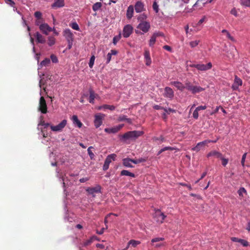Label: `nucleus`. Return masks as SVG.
<instances>
[{
  "mask_svg": "<svg viewBox=\"0 0 250 250\" xmlns=\"http://www.w3.org/2000/svg\"><path fill=\"white\" fill-rule=\"evenodd\" d=\"M240 2L242 5L250 7V0H240Z\"/></svg>",
  "mask_w": 250,
  "mask_h": 250,
  "instance_id": "39",
  "label": "nucleus"
},
{
  "mask_svg": "<svg viewBox=\"0 0 250 250\" xmlns=\"http://www.w3.org/2000/svg\"><path fill=\"white\" fill-rule=\"evenodd\" d=\"M35 36L36 38V41L38 43H44L45 42V39L44 37H43L41 34H40L38 32H37Z\"/></svg>",
  "mask_w": 250,
  "mask_h": 250,
  "instance_id": "23",
  "label": "nucleus"
},
{
  "mask_svg": "<svg viewBox=\"0 0 250 250\" xmlns=\"http://www.w3.org/2000/svg\"><path fill=\"white\" fill-rule=\"evenodd\" d=\"M216 142V140L212 141L210 140H206L197 143V144L195 147H193L191 148V150L193 151H195L196 152H199L201 149H204L205 146H207L208 143Z\"/></svg>",
  "mask_w": 250,
  "mask_h": 250,
  "instance_id": "3",
  "label": "nucleus"
},
{
  "mask_svg": "<svg viewBox=\"0 0 250 250\" xmlns=\"http://www.w3.org/2000/svg\"><path fill=\"white\" fill-rule=\"evenodd\" d=\"M67 124V120H63L60 124L57 125H50V128L52 131L55 132L62 131L63 128L66 126Z\"/></svg>",
  "mask_w": 250,
  "mask_h": 250,
  "instance_id": "6",
  "label": "nucleus"
},
{
  "mask_svg": "<svg viewBox=\"0 0 250 250\" xmlns=\"http://www.w3.org/2000/svg\"><path fill=\"white\" fill-rule=\"evenodd\" d=\"M115 106L113 105L104 104L98 107V110L109 109L111 111L115 110Z\"/></svg>",
  "mask_w": 250,
  "mask_h": 250,
  "instance_id": "27",
  "label": "nucleus"
},
{
  "mask_svg": "<svg viewBox=\"0 0 250 250\" xmlns=\"http://www.w3.org/2000/svg\"><path fill=\"white\" fill-rule=\"evenodd\" d=\"M164 108L162 106H161L159 105H155L154 106H153V108L156 109V110H160V109H163L164 110Z\"/></svg>",
  "mask_w": 250,
  "mask_h": 250,
  "instance_id": "62",
  "label": "nucleus"
},
{
  "mask_svg": "<svg viewBox=\"0 0 250 250\" xmlns=\"http://www.w3.org/2000/svg\"><path fill=\"white\" fill-rule=\"evenodd\" d=\"M56 40L53 37H49L48 38V44L51 46L55 43Z\"/></svg>",
  "mask_w": 250,
  "mask_h": 250,
  "instance_id": "35",
  "label": "nucleus"
},
{
  "mask_svg": "<svg viewBox=\"0 0 250 250\" xmlns=\"http://www.w3.org/2000/svg\"><path fill=\"white\" fill-rule=\"evenodd\" d=\"M152 7L153 10L155 11V12L157 13L159 11V6L156 1H154L153 2Z\"/></svg>",
  "mask_w": 250,
  "mask_h": 250,
  "instance_id": "48",
  "label": "nucleus"
},
{
  "mask_svg": "<svg viewBox=\"0 0 250 250\" xmlns=\"http://www.w3.org/2000/svg\"><path fill=\"white\" fill-rule=\"evenodd\" d=\"M38 110L43 114H45L47 112L46 101L42 96L40 99Z\"/></svg>",
  "mask_w": 250,
  "mask_h": 250,
  "instance_id": "8",
  "label": "nucleus"
},
{
  "mask_svg": "<svg viewBox=\"0 0 250 250\" xmlns=\"http://www.w3.org/2000/svg\"><path fill=\"white\" fill-rule=\"evenodd\" d=\"M121 35L120 33L118 35L115 36L113 39V43L114 45H116L117 42L121 39Z\"/></svg>",
  "mask_w": 250,
  "mask_h": 250,
  "instance_id": "40",
  "label": "nucleus"
},
{
  "mask_svg": "<svg viewBox=\"0 0 250 250\" xmlns=\"http://www.w3.org/2000/svg\"><path fill=\"white\" fill-rule=\"evenodd\" d=\"M144 58L146 64L147 66H149L151 63V59L148 50H145L144 53Z\"/></svg>",
  "mask_w": 250,
  "mask_h": 250,
  "instance_id": "21",
  "label": "nucleus"
},
{
  "mask_svg": "<svg viewBox=\"0 0 250 250\" xmlns=\"http://www.w3.org/2000/svg\"><path fill=\"white\" fill-rule=\"evenodd\" d=\"M131 159L126 158L123 159V165L127 167H133V166L131 165Z\"/></svg>",
  "mask_w": 250,
  "mask_h": 250,
  "instance_id": "26",
  "label": "nucleus"
},
{
  "mask_svg": "<svg viewBox=\"0 0 250 250\" xmlns=\"http://www.w3.org/2000/svg\"><path fill=\"white\" fill-rule=\"evenodd\" d=\"M35 17L38 20H41L42 14L40 11H36L34 14Z\"/></svg>",
  "mask_w": 250,
  "mask_h": 250,
  "instance_id": "49",
  "label": "nucleus"
},
{
  "mask_svg": "<svg viewBox=\"0 0 250 250\" xmlns=\"http://www.w3.org/2000/svg\"><path fill=\"white\" fill-rule=\"evenodd\" d=\"M220 107H221V106H217L215 109L210 113V115H213V114L217 113Z\"/></svg>",
  "mask_w": 250,
  "mask_h": 250,
  "instance_id": "59",
  "label": "nucleus"
},
{
  "mask_svg": "<svg viewBox=\"0 0 250 250\" xmlns=\"http://www.w3.org/2000/svg\"><path fill=\"white\" fill-rule=\"evenodd\" d=\"M63 36L67 42L73 41V34L69 29H66L63 31Z\"/></svg>",
  "mask_w": 250,
  "mask_h": 250,
  "instance_id": "16",
  "label": "nucleus"
},
{
  "mask_svg": "<svg viewBox=\"0 0 250 250\" xmlns=\"http://www.w3.org/2000/svg\"><path fill=\"white\" fill-rule=\"evenodd\" d=\"M164 110L167 114H169L170 112H174L175 113L176 112L175 110L170 108H164Z\"/></svg>",
  "mask_w": 250,
  "mask_h": 250,
  "instance_id": "51",
  "label": "nucleus"
},
{
  "mask_svg": "<svg viewBox=\"0 0 250 250\" xmlns=\"http://www.w3.org/2000/svg\"><path fill=\"white\" fill-rule=\"evenodd\" d=\"M156 37L154 35H152L149 41V46H150V47L153 46V45H154V44L156 42Z\"/></svg>",
  "mask_w": 250,
  "mask_h": 250,
  "instance_id": "36",
  "label": "nucleus"
},
{
  "mask_svg": "<svg viewBox=\"0 0 250 250\" xmlns=\"http://www.w3.org/2000/svg\"><path fill=\"white\" fill-rule=\"evenodd\" d=\"M220 159L222 160V164L224 167H225L228 164L229 160L228 159L225 158L223 155Z\"/></svg>",
  "mask_w": 250,
  "mask_h": 250,
  "instance_id": "46",
  "label": "nucleus"
},
{
  "mask_svg": "<svg viewBox=\"0 0 250 250\" xmlns=\"http://www.w3.org/2000/svg\"><path fill=\"white\" fill-rule=\"evenodd\" d=\"M222 33H223V34H226L227 37L229 39V40H230L231 41H234V38L230 35V34H229V33L228 32V31H227V30L226 29H223L222 31Z\"/></svg>",
  "mask_w": 250,
  "mask_h": 250,
  "instance_id": "37",
  "label": "nucleus"
},
{
  "mask_svg": "<svg viewBox=\"0 0 250 250\" xmlns=\"http://www.w3.org/2000/svg\"><path fill=\"white\" fill-rule=\"evenodd\" d=\"M111 54H107V58H106V63H108L110 61H111Z\"/></svg>",
  "mask_w": 250,
  "mask_h": 250,
  "instance_id": "63",
  "label": "nucleus"
},
{
  "mask_svg": "<svg viewBox=\"0 0 250 250\" xmlns=\"http://www.w3.org/2000/svg\"><path fill=\"white\" fill-rule=\"evenodd\" d=\"M143 134V132L141 131H130L125 133L121 136L122 139L126 140H135Z\"/></svg>",
  "mask_w": 250,
  "mask_h": 250,
  "instance_id": "1",
  "label": "nucleus"
},
{
  "mask_svg": "<svg viewBox=\"0 0 250 250\" xmlns=\"http://www.w3.org/2000/svg\"><path fill=\"white\" fill-rule=\"evenodd\" d=\"M50 58L53 62L56 63L58 62L57 57L54 54H52L50 56Z\"/></svg>",
  "mask_w": 250,
  "mask_h": 250,
  "instance_id": "52",
  "label": "nucleus"
},
{
  "mask_svg": "<svg viewBox=\"0 0 250 250\" xmlns=\"http://www.w3.org/2000/svg\"><path fill=\"white\" fill-rule=\"evenodd\" d=\"M172 85H174L178 89L183 91L184 89L186 88V85L184 86L182 83L178 81H174L171 82Z\"/></svg>",
  "mask_w": 250,
  "mask_h": 250,
  "instance_id": "24",
  "label": "nucleus"
},
{
  "mask_svg": "<svg viewBox=\"0 0 250 250\" xmlns=\"http://www.w3.org/2000/svg\"><path fill=\"white\" fill-rule=\"evenodd\" d=\"M133 6L132 5L129 6L126 11V17L128 19H130L133 17Z\"/></svg>",
  "mask_w": 250,
  "mask_h": 250,
  "instance_id": "25",
  "label": "nucleus"
},
{
  "mask_svg": "<svg viewBox=\"0 0 250 250\" xmlns=\"http://www.w3.org/2000/svg\"><path fill=\"white\" fill-rule=\"evenodd\" d=\"M87 193L94 197L97 193H101V187L100 185H97L94 187H89L86 189Z\"/></svg>",
  "mask_w": 250,
  "mask_h": 250,
  "instance_id": "5",
  "label": "nucleus"
},
{
  "mask_svg": "<svg viewBox=\"0 0 250 250\" xmlns=\"http://www.w3.org/2000/svg\"><path fill=\"white\" fill-rule=\"evenodd\" d=\"M223 156V154L222 153H221L219 151H218L215 150H211L210 152H209L207 155V157L209 158L211 157H214L217 159H220L222 158V156Z\"/></svg>",
  "mask_w": 250,
  "mask_h": 250,
  "instance_id": "15",
  "label": "nucleus"
},
{
  "mask_svg": "<svg viewBox=\"0 0 250 250\" xmlns=\"http://www.w3.org/2000/svg\"><path fill=\"white\" fill-rule=\"evenodd\" d=\"M40 125L43 126L44 128H47L48 126H50V124L45 123L42 117H41V120L38 124V126Z\"/></svg>",
  "mask_w": 250,
  "mask_h": 250,
  "instance_id": "33",
  "label": "nucleus"
},
{
  "mask_svg": "<svg viewBox=\"0 0 250 250\" xmlns=\"http://www.w3.org/2000/svg\"><path fill=\"white\" fill-rule=\"evenodd\" d=\"M140 244V242L135 240H131L128 242L127 248H128L129 245H131L133 247H136L138 245Z\"/></svg>",
  "mask_w": 250,
  "mask_h": 250,
  "instance_id": "31",
  "label": "nucleus"
},
{
  "mask_svg": "<svg viewBox=\"0 0 250 250\" xmlns=\"http://www.w3.org/2000/svg\"><path fill=\"white\" fill-rule=\"evenodd\" d=\"M93 239H94V237H91L89 239L85 241L84 242V246H87L89 245H90L93 241Z\"/></svg>",
  "mask_w": 250,
  "mask_h": 250,
  "instance_id": "50",
  "label": "nucleus"
},
{
  "mask_svg": "<svg viewBox=\"0 0 250 250\" xmlns=\"http://www.w3.org/2000/svg\"><path fill=\"white\" fill-rule=\"evenodd\" d=\"M198 111H199L197 110V109L196 108L193 113V117L195 119H197L198 118Z\"/></svg>",
  "mask_w": 250,
  "mask_h": 250,
  "instance_id": "54",
  "label": "nucleus"
},
{
  "mask_svg": "<svg viewBox=\"0 0 250 250\" xmlns=\"http://www.w3.org/2000/svg\"><path fill=\"white\" fill-rule=\"evenodd\" d=\"M120 174L121 176H130L132 177H135V175L134 173L130 172L129 171L126 170H122Z\"/></svg>",
  "mask_w": 250,
  "mask_h": 250,
  "instance_id": "30",
  "label": "nucleus"
},
{
  "mask_svg": "<svg viewBox=\"0 0 250 250\" xmlns=\"http://www.w3.org/2000/svg\"><path fill=\"white\" fill-rule=\"evenodd\" d=\"M242 80L239 78L237 75L235 76L234 83L232 85V88L234 90H236L238 89V87L242 85Z\"/></svg>",
  "mask_w": 250,
  "mask_h": 250,
  "instance_id": "14",
  "label": "nucleus"
},
{
  "mask_svg": "<svg viewBox=\"0 0 250 250\" xmlns=\"http://www.w3.org/2000/svg\"><path fill=\"white\" fill-rule=\"evenodd\" d=\"M246 156H247V153H245L243 155L242 157L241 164H242V165L243 167L245 166V159H246Z\"/></svg>",
  "mask_w": 250,
  "mask_h": 250,
  "instance_id": "55",
  "label": "nucleus"
},
{
  "mask_svg": "<svg viewBox=\"0 0 250 250\" xmlns=\"http://www.w3.org/2000/svg\"><path fill=\"white\" fill-rule=\"evenodd\" d=\"M164 149L165 150V151H166V150H179L178 149H177V148L176 147H170V146H166V147H164Z\"/></svg>",
  "mask_w": 250,
  "mask_h": 250,
  "instance_id": "53",
  "label": "nucleus"
},
{
  "mask_svg": "<svg viewBox=\"0 0 250 250\" xmlns=\"http://www.w3.org/2000/svg\"><path fill=\"white\" fill-rule=\"evenodd\" d=\"M207 108V106L204 105V106H198L197 107H196V109H197V110H198V111H200L201 110H205Z\"/></svg>",
  "mask_w": 250,
  "mask_h": 250,
  "instance_id": "61",
  "label": "nucleus"
},
{
  "mask_svg": "<svg viewBox=\"0 0 250 250\" xmlns=\"http://www.w3.org/2000/svg\"><path fill=\"white\" fill-rule=\"evenodd\" d=\"M197 69L200 71H207L211 69L212 67V63L208 62L207 64H197Z\"/></svg>",
  "mask_w": 250,
  "mask_h": 250,
  "instance_id": "18",
  "label": "nucleus"
},
{
  "mask_svg": "<svg viewBox=\"0 0 250 250\" xmlns=\"http://www.w3.org/2000/svg\"><path fill=\"white\" fill-rule=\"evenodd\" d=\"M133 28L129 25H125L123 29V35L125 38H128L132 32Z\"/></svg>",
  "mask_w": 250,
  "mask_h": 250,
  "instance_id": "13",
  "label": "nucleus"
},
{
  "mask_svg": "<svg viewBox=\"0 0 250 250\" xmlns=\"http://www.w3.org/2000/svg\"><path fill=\"white\" fill-rule=\"evenodd\" d=\"M50 63V60L48 58H45L41 62L40 65L41 66H48Z\"/></svg>",
  "mask_w": 250,
  "mask_h": 250,
  "instance_id": "34",
  "label": "nucleus"
},
{
  "mask_svg": "<svg viewBox=\"0 0 250 250\" xmlns=\"http://www.w3.org/2000/svg\"><path fill=\"white\" fill-rule=\"evenodd\" d=\"M64 6V0H54V3L51 5L53 8L57 9Z\"/></svg>",
  "mask_w": 250,
  "mask_h": 250,
  "instance_id": "19",
  "label": "nucleus"
},
{
  "mask_svg": "<svg viewBox=\"0 0 250 250\" xmlns=\"http://www.w3.org/2000/svg\"><path fill=\"white\" fill-rule=\"evenodd\" d=\"M116 157V154L114 153L110 154L106 157L103 167V169L104 171H105L108 169L109 164L112 162V161L115 160Z\"/></svg>",
  "mask_w": 250,
  "mask_h": 250,
  "instance_id": "4",
  "label": "nucleus"
},
{
  "mask_svg": "<svg viewBox=\"0 0 250 250\" xmlns=\"http://www.w3.org/2000/svg\"><path fill=\"white\" fill-rule=\"evenodd\" d=\"M165 238L164 237H156L151 239V242L152 243L158 242L161 241H164Z\"/></svg>",
  "mask_w": 250,
  "mask_h": 250,
  "instance_id": "45",
  "label": "nucleus"
},
{
  "mask_svg": "<svg viewBox=\"0 0 250 250\" xmlns=\"http://www.w3.org/2000/svg\"><path fill=\"white\" fill-rule=\"evenodd\" d=\"M102 6V4L101 2H97L93 5L92 9L93 11L96 12L99 10L101 8Z\"/></svg>",
  "mask_w": 250,
  "mask_h": 250,
  "instance_id": "32",
  "label": "nucleus"
},
{
  "mask_svg": "<svg viewBox=\"0 0 250 250\" xmlns=\"http://www.w3.org/2000/svg\"><path fill=\"white\" fill-rule=\"evenodd\" d=\"M206 19V17L204 16L201 19H200L198 22L197 25H200Z\"/></svg>",
  "mask_w": 250,
  "mask_h": 250,
  "instance_id": "64",
  "label": "nucleus"
},
{
  "mask_svg": "<svg viewBox=\"0 0 250 250\" xmlns=\"http://www.w3.org/2000/svg\"><path fill=\"white\" fill-rule=\"evenodd\" d=\"M95 98V94L94 91L92 90H89V102L90 103L94 104V101Z\"/></svg>",
  "mask_w": 250,
  "mask_h": 250,
  "instance_id": "29",
  "label": "nucleus"
},
{
  "mask_svg": "<svg viewBox=\"0 0 250 250\" xmlns=\"http://www.w3.org/2000/svg\"><path fill=\"white\" fill-rule=\"evenodd\" d=\"M244 247H248L249 246V243L246 240L241 239L239 242Z\"/></svg>",
  "mask_w": 250,
  "mask_h": 250,
  "instance_id": "47",
  "label": "nucleus"
},
{
  "mask_svg": "<svg viewBox=\"0 0 250 250\" xmlns=\"http://www.w3.org/2000/svg\"><path fill=\"white\" fill-rule=\"evenodd\" d=\"M39 28L40 30L46 35H47L49 32L52 31V28L47 23H42L40 24Z\"/></svg>",
  "mask_w": 250,
  "mask_h": 250,
  "instance_id": "12",
  "label": "nucleus"
},
{
  "mask_svg": "<svg viewBox=\"0 0 250 250\" xmlns=\"http://www.w3.org/2000/svg\"><path fill=\"white\" fill-rule=\"evenodd\" d=\"M71 120L73 122V124L75 125L78 126L79 128H81L82 125V123L78 119L77 115H74L72 116L71 118Z\"/></svg>",
  "mask_w": 250,
  "mask_h": 250,
  "instance_id": "22",
  "label": "nucleus"
},
{
  "mask_svg": "<svg viewBox=\"0 0 250 250\" xmlns=\"http://www.w3.org/2000/svg\"><path fill=\"white\" fill-rule=\"evenodd\" d=\"M164 90V97L171 99L173 98L174 96V92L170 87H166Z\"/></svg>",
  "mask_w": 250,
  "mask_h": 250,
  "instance_id": "17",
  "label": "nucleus"
},
{
  "mask_svg": "<svg viewBox=\"0 0 250 250\" xmlns=\"http://www.w3.org/2000/svg\"><path fill=\"white\" fill-rule=\"evenodd\" d=\"M238 193L240 196L243 197V193L247 194V192L244 188H240L238 191Z\"/></svg>",
  "mask_w": 250,
  "mask_h": 250,
  "instance_id": "38",
  "label": "nucleus"
},
{
  "mask_svg": "<svg viewBox=\"0 0 250 250\" xmlns=\"http://www.w3.org/2000/svg\"><path fill=\"white\" fill-rule=\"evenodd\" d=\"M166 216L164 214L161 212L159 209H157L154 214L153 218L158 223H162L165 220Z\"/></svg>",
  "mask_w": 250,
  "mask_h": 250,
  "instance_id": "7",
  "label": "nucleus"
},
{
  "mask_svg": "<svg viewBox=\"0 0 250 250\" xmlns=\"http://www.w3.org/2000/svg\"><path fill=\"white\" fill-rule=\"evenodd\" d=\"M230 13L234 15V16L235 17H237L238 16V14H237V12L236 11V10L235 9V8H232L231 11H230Z\"/></svg>",
  "mask_w": 250,
  "mask_h": 250,
  "instance_id": "56",
  "label": "nucleus"
},
{
  "mask_svg": "<svg viewBox=\"0 0 250 250\" xmlns=\"http://www.w3.org/2000/svg\"><path fill=\"white\" fill-rule=\"evenodd\" d=\"M124 126V124L119 125L111 128H106L104 131L108 133H116L120 130Z\"/></svg>",
  "mask_w": 250,
  "mask_h": 250,
  "instance_id": "10",
  "label": "nucleus"
},
{
  "mask_svg": "<svg viewBox=\"0 0 250 250\" xmlns=\"http://www.w3.org/2000/svg\"><path fill=\"white\" fill-rule=\"evenodd\" d=\"M118 121L119 122L126 121L127 123H128L129 124H132L131 119L130 118H127V116L125 115H120L118 118Z\"/></svg>",
  "mask_w": 250,
  "mask_h": 250,
  "instance_id": "28",
  "label": "nucleus"
},
{
  "mask_svg": "<svg viewBox=\"0 0 250 250\" xmlns=\"http://www.w3.org/2000/svg\"><path fill=\"white\" fill-rule=\"evenodd\" d=\"M200 42L199 40H195L194 41H191L189 42V45L192 48H194L197 46Z\"/></svg>",
  "mask_w": 250,
  "mask_h": 250,
  "instance_id": "41",
  "label": "nucleus"
},
{
  "mask_svg": "<svg viewBox=\"0 0 250 250\" xmlns=\"http://www.w3.org/2000/svg\"><path fill=\"white\" fill-rule=\"evenodd\" d=\"M150 24L148 22L143 21L139 24L137 28L140 29L144 33H146L148 31L150 28Z\"/></svg>",
  "mask_w": 250,
  "mask_h": 250,
  "instance_id": "11",
  "label": "nucleus"
},
{
  "mask_svg": "<svg viewBox=\"0 0 250 250\" xmlns=\"http://www.w3.org/2000/svg\"><path fill=\"white\" fill-rule=\"evenodd\" d=\"M230 239L233 242H239V243L240 242V240H241V239L237 238V237H231Z\"/></svg>",
  "mask_w": 250,
  "mask_h": 250,
  "instance_id": "60",
  "label": "nucleus"
},
{
  "mask_svg": "<svg viewBox=\"0 0 250 250\" xmlns=\"http://www.w3.org/2000/svg\"><path fill=\"white\" fill-rule=\"evenodd\" d=\"M153 35H154L156 38L160 36H164V34L161 32H155L153 33Z\"/></svg>",
  "mask_w": 250,
  "mask_h": 250,
  "instance_id": "58",
  "label": "nucleus"
},
{
  "mask_svg": "<svg viewBox=\"0 0 250 250\" xmlns=\"http://www.w3.org/2000/svg\"><path fill=\"white\" fill-rule=\"evenodd\" d=\"M135 10L137 13H140L144 10V5L140 1H137L135 5Z\"/></svg>",
  "mask_w": 250,
  "mask_h": 250,
  "instance_id": "20",
  "label": "nucleus"
},
{
  "mask_svg": "<svg viewBox=\"0 0 250 250\" xmlns=\"http://www.w3.org/2000/svg\"><path fill=\"white\" fill-rule=\"evenodd\" d=\"M104 117L105 115L102 113L97 114L95 115L94 123L96 128H98L102 125L103 123V120Z\"/></svg>",
  "mask_w": 250,
  "mask_h": 250,
  "instance_id": "9",
  "label": "nucleus"
},
{
  "mask_svg": "<svg viewBox=\"0 0 250 250\" xmlns=\"http://www.w3.org/2000/svg\"><path fill=\"white\" fill-rule=\"evenodd\" d=\"M70 26L73 29L79 31L80 28L79 27L78 24L76 22H73L71 24H70Z\"/></svg>",
  "mask_w": 250,
  "mask_h": 250,
  "instance_id": "43",
  "label": "nucleus"
},
{
  "mask_svg": "<svg viewBox=\"0 0 250 250\" xmlns=\"http://www.w3.org/2000/svg\"><path fill=\"white\" fill-rule=\"evenodd\" d=\"M91 148H93V147L92 146H90L87 149V152H88V154L90 157V158H91V159H93L95 156L94 153L92 152V151L91 150Z\"/></svg>",
  "mask_w": 250,
  "mask_h": 250,
  "instance_id": "44",
  "label": "nucleus"
},
{
  "mask_svg": "<svg viewBox=\"0 0 250 250\" xmlns=\"http://www.w3.org/2000/svg\"><path fill=\"white\" fill-rule=\"evenodd\" d=\"M95 57L94 55H92L91 57L90 58L89 62V66L90 68H92L94 63Z\"/></svg>",
  "mask_w": 250,
  "mask_h": 250,
  "instance_id": "42",
  "label": "nucleus"
},
{
  "mask_svg": "<svg viewBox=\"0 0 250 250\" xmlns=\"http://www.w3.org/2000/svg\"><path fill=\"white\" fill-rule=\"evenodd\" d=\"M202 2L203 3V5H205L206 3H208V1H205V0H198L195 3V4L194 5V6H196L197 5H198V4L200 2Z\"/></svg>",
  "mask_w": 250,
  "mask_h": 250,
  "instance_id": "57",
  "label": "nucleus"
},
{
  "mask_svg": "<svg viewBox=\"0 0 250 250\" xmlns=\"http://www.w3.org/2000/svg\"><path fill=\"white\" fill-rule=\"evenodd\" d=\"M186 88L190 91L192 94H195L200 93L205 90V88L200 86L193 85L189 82H187L185 83Z\"/></svg>",
  "mask_w": 250,
  "mask_h": 250,
  "instance_id": "2",
  "label": "nucleus"
}]
</instances>
